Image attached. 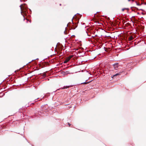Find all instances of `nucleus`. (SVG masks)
<instances>
[{"instance_id":"obj_1","label":"nucleus","mask_w":146,"mask_h":146,"mask_svg":"<svg viewBox=\"0 0 146 146\" xmlns=\"http://www.w3.org/2000/svg\"><path fill=\"white\" fill-rule=\"evenodd\" d=\"M20 8L21 9V13L24 17V15H27V9L23 5H20Z\"/></svg>"},{"instance_id":"obj_2","label":"nucleus","mask_w":146,"mask_h":146,"mask_svg":"<svg viewBox=\"0 0 146 146\" xmlns=\"http://www.w3.org/2000/svg\"><path fill=\"white\" fill-rule=\"evenodd\" d=\"M113 66L114 69L116 70L118 69V68L119 67V65L118 63L115 64H113Z\"/></svg>"},{"instance_id":"obj_3","label":"nucleus","mask_w":146,"mask_h":146,"mask_svg":"<svg viewBox=\"0 0 146 146\" xmlns=\"http://www.w3.org/2000/svg\"><path fill=\"white\" fill-rule=\"evenodd\" d=\"M123 72V71H122V72H120L119 73H117L116 74L113 75V77H112V78H113V77H114L116 76H118V75H121V74Z\"/></svg>"},{"instance_id":"obj_4","label":"nucleus","mask_w":146,"mask_h":146,"mask_svg":"<svg viewBox=\"0 0 146 146\" xmlns=\"http://www.w3.org/2000/svg\"><path fill=\"white\" fill-rule=\"evenodd\" d=\"M69 58H68V57H67L66 58V59L65 61H64V63H67L69 60H70Z\"/></svg>"},{"instance_id":"obj_5","label":"nucleus","mask_w":146,"mask_h":146,"mask_svg":"<svg viewBox=\"0 0 146 146\" xmlns=\"http://www.w3.org/2000/svg\"><path fill=\"white\" fill-rule=\"evenodd\" d=\"M72 86H64L63 88H62V89H66V88H69L70 87H72Z\"/></svg>"},{"instance_id":"obj_6","label":"nucleus","mask_w":146,"mask_h":146,"mask_svg":"<svg viewBox=\"0 0 146 146\" xmlns=\"http://www.w3.org/2000/svg\"><path fill=\"white\" fill-rule=\"evenodd\" d=\"M133 39V37L132 36H130L129 37V40H131Z\"/></svg>"},{"instance_id":"obj_7","label":"nucleus","mask_w":146,"mask_h":146,"mask_svg":"<svg viewBox=\"0 0 146 146\" xmlns=\"http://www.w3.org/2000/svg\"><path fill=\"white\" fill-rule=\"evenodd\" d=\"M73 57V55H72L68 57L69 58V59L70 60L71 58H72Z\"/></svg>"},{"instance_id":"obj_8","label":"nucleus","mask_w":146,"mask_h":146,"mask_svg":"<svg viewBox=\"0 0 146 146\" xmlns=\"http://www.w3.org/2000/svg\"><path fill=\"white\" fill-rule=\"evenodd\" d=\"M90 83L89 82H84V83H82L81 84H88V83Z\"/></svg>"},{"instance_id":"obj_9","label":"nucleus","mask_w":146,"mask_h":146,"mask_svg":"<svg viewBox=\"0 0 146 146\" xmlns=\"http://www.w3.org/2000/svg\"><path fill=\"white\" fill-rule=\"evenodd\" d=\"M127 9V8H123L122 9V11H124L125 10Z\"/></svg>"},{"instance_id":"obj_10","label":"nucleus","mask_w":146,"mask_h":146,"mask_svg":"<svg viewBox=\"0 0 146 146\" xmlns=\"http://www.w3.org/2000/svg\"><path fill=\"white\" fill-rule=\"evenodd\" d=\"M43 76H44V77H45L46 76V73H44L43 74Z\"/></svg>"},{"instance_id":"obj_11","label":"nucleus","mask_w":146,"mask_h":146,"mask_svg":"<svg viewBox=\"0 0 146 146\" xmlns=\"http://www.w3.org/2000/svg\"><path fill=\"white\" fill-rule=\"evenodd\" d=\"M128 1H131V0H128ZM132 2H133L134 1V0H131Z\"/></svg>"},{"instance_id":"obj_12","label":"nucleus","mask_w":146,"mask_h":146,"mask_svg":"<svg viewBox=\"0 0 146 146\" xmlns=\"http://www.w3.org/2000/svg\"><path fill=\"white\" fill-rule=\"evenodd\" d=\"M68 125H69V126L71 125V124L69 123H68Z\"/></svg>"},{"instance_id":"obj_13","label":"nucleus","mask_w":146,"mask_h":146,"mask_svg":"<svg viewBox=\"0 0 146 146\" xmlns=\"http://www.w3.org/2000/svg\"><path fill=\"white\" fill-rule=\"evenodd\" d=\"M76 27H77V26H76V25L75 27H74V28H73V29H75V28Z\"/></svg>"},{"instance_id":"obj_14","label":"nucleus","mask_w":146,"mask_h":146,"mask_svg":"<svg viewBox=\"0 0 146 146\" xmlns=\"http://www.w3.org/2000/svg\"><path fill=\"white\" fill-rule=\"evenodd\" d=\"M44 106H42V108L43 107H44Z\"/></svg>"}]
</instances>
